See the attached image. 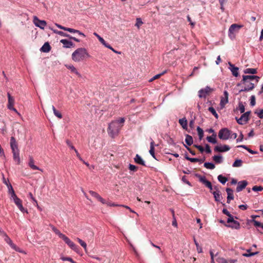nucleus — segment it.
Instances as JSON below:
<instances>
[{
    "label": "nucleus",
    "instance_id": "obj_1",
    "mask_svg": "<svg viewBox=\"0 0 263 263\" xmlns=\"http://www.w3.org/2000/svg\"><path fill=\"white\" fill-rule=\"evenodd\" d=\"M259 79L260 78L257 76H242V79L240 83L238 84L237 86L243 85L244 88L241 89L239 92L252 90L258 82Z\"/></svg>",
    "mask_w": 263,
    "mask_h": 263
},
{
    "label": "nucleus",
    "instance_id": "obj_2",
    "mask_svg": "<svg viewBox=\"0 0 263 263\" xmlns=\"http://www.w3.org/2000/svg\"><path fill=\"white\" fill-rule=\"evenodd\" d=\"M89 57V54L85 48H79L72 54V59L75 62H80Z\"/></svg>",
    "mask_w": 263,
    "mask_h": 263
},
{
    "label": "nucleus",
    "instance_id": "obj_3",
    "mask_svg": "<svg viewBox=\"0 0 263 263\" xmlns=\"http://www.w3.org/2000/svg\"><path fill=\"white\" fill-rule=\"evenodd\" d=\"M122 126L123 125L119 124L118 122L113 121L111 122L108 128V134L111 137L114 138L119 134Z\"/></svg>",
    "mask_w": 263,
    "mask_h": 263
},
{
    "label": "nucleus",
    "instance_id": "obj_4",
    "mask_svg": "<svg viewBox=\"0 0 263 263\" xmlns=\"http://www.w3.org/2000/svg\"><path fill=\"white\" fill-rule=\"evenodd\" d=\"M232 131L227 128H221L218 133V137L223 140H227L230 138Z\"/></svg>",
    "mask_w": 263,
    "mask_h": 263
},
{
    "label": "nucleus",
    "instance_id": "obj_5",
    "mask_svg": "<svg viewBox=\"0 0 263 263\" xmlns=\"http://www.w3.org/2000/svg\"><path fill=\"white\" fill-rule=\"evenodd\" d=\"M242 27V26L236 24L231 25L229 29V35L231 37H234L235 33L238 32L239 29Z\"/></svg>",
    "mask_w": 263,
    "mask_h": 263
},
{
    "label": "nucleus",
    "instance_id": "obj_6",
    "mask_svg": "<svg viewBox=\"0 0 263 263\" xmlns=\"http://www.w3.org/2000/svg\"><path fill=\"white\" fill-rule=\"evenodd\" d=\"M33 23L36 26L43 29L47 25L46 21L39 20L37 16H34Z\"/></svg>",
    "mask_w": 263,
    "mask_h": 263
},
{
    "label": "nucleus",
    "instance_id": "obj_7",
    "mask_svg": "<svg viewBox=\"0 0 263 263\" xmlns=\"http://www.w3.org/2000/svg\"><path fill=\"white\" fill-rule=\"evenodd\" d=\"M7 96L8 98V103L7 105L8 108L18 113L17 110L13 107L14 104V99L13 97H12L9 92L7 93Z\"/></svg>",
    "mask_w": 263,
    "mask_h": 263
},
{
    "label": "nucleus",
    "instance_id": "obj_8",
    "mask_svg": "<svg viewBox=\"0 0 263 263\" xmlns=\"http://www.w3.org/2000/svg\"><path fill=\"white\" fill-rule=\"evenodd\" d=\"M212 91V89L206 86L204 89H201L198 91V96L199 98H205L206 96Z\"/></svg>",
    "mask_w": 263,
    "mask_h": 263
},
{
    "label": "nucleus",
    "instance_id": "obj_9",
    "mask_svg": "<svg viewBox=\"0 0 263 263\" xmlns=\"http://www.w3.org/2000/svg\"><path fill=\"white\" fill-rule=\"evenodd\" d=\"M62 239L71 249L74 251L77 250V246H76V245L71 240H70V239L68 237H67L65 235Z\"/></svg>",
    "mask_w": 263,
    "mask_h": 263
},
{
    "label": "nucleus",
    "instance_id": "obj_10",
    "mask_svg": "<svg viewBox=\"0 0 263 263\" xmlns=\"http://www.w3.org/2000/svg\"><path fill=\"white\" fill-rule=\"evenodd\" d=\"M10 144L11 148L12 149V152L19 151L17 143L15 140V138L14 137H11Z\"/></svg>",
    "mask_w": 263,
    "mask_h": 263
},
{
    "label": "nucleus",
    "instance_id": "obj_11",
    "mask_svg": "<svg viewBox=\"0 0 263 263\" xmlns=\"http://www.w3.org/2000/svg\"><path fill=\"white\" fill-rule=\"evenodd\" d=\"M13 200L16 205L18 207V208L22 212H27V210H25V209H24L22 205V201L21 199L16 197L15 198L13 199Z\"/></svg>",
    "mask_w": 263,
    "mask_h": 263
},
{
    "label": "nucleus",
    "instance_id": "obj_12",
    "mask_svg": "<svg viewBox=\"0 0 263 263\" xmlns=\"http://www.w3.org/2000/svg\"><path fill=\"white\" fill-rule=\"evenodd\" d=\"M230 147L229 145H224L222 146H216L214 148V151L217 152H225L229 151Z\"/></svg>",
    "mask_w": 263,
    "mask_h": 263
},
{
    "label": "nucleus",
    "instance_id": "obj_13",
    "mask_svg": "<svg viewBox=\"0 0 263 263\" xmlns=\"http://www.w3.org/2000/svg\"><path fill=\"white\" fill-rule=\"evenodd\" d=\"M239 124L243 125L246 124L249 120V117H247L246 115L242 114L239 118H235Z\"/></svg>",
    "mask_w": 263,
    "mask_h": 263
},
{
    "label": "nucleus",
    "instance_id": "obj_14",
    "mask_svg": "<svg viewBox=\"0 0 263 263\" xmlns=\"http://www.w3.org/2000/svg\"><path fill=\"white\" fill-rule=\"evenodd\" d=\"M248 185V182L246 180L241 181L238 182V185L236 187V191L237 192H239L241 191L242 190L245 189V187Z\"/></svg>",
    "mask_w": 263,
    "mask_h": 263
},
{
    "label": "nucleus",
    "instance_id": "obj_15",
    "mask_svg": "<svg viewBox=\"0 0 263 263\" xmlns=\"http://www.w3.org/2000/svg\"><path fill=\"white\" fill-rule=\"evenodd\" d=\"M89 193L91 196L96 198L98 201H100L103 204L105 203V200L102 198L97 193L92 191H89Z\"/></svg>",
    "mask_w": 263,
    "mask_h": 263
},
{
    "label": "nucleus",
    "instance_id": "obj_16",
    "mask_svg": "<svg viewBox=\"0 0 263 263\" xmlns=\"http://www.w3.org/2000/svg\"><path fill=\"white\" fill-rule=\"evenodd\" d=\"M60 42L63 44L64 48H71L74 46V44L66 39H62L60 41Z\"/></svg>",
    "mask_w": 263,
    "mask_h": 263
},
{
    "label": "nucleus",
    "instance_id": "obj_17",
    "mask_svg": "<svg viewBox=\"0 0 263 263\" xmlns=\"http://www.w3.org/2000/svg\"><path fill=\"white\" fill-rule=\"evenodd\" d=\"M34 161L32 157L30 156L28 165L30 167V168L33 170H40V171L43 172V170L42 169H40L39 167L35 165L34 164Z\"/></svg>",
    "mask_w": 263,
    "mask_h": 263
},
{
    "label": "nucleus",
    "instance_id": "obj_18",
    "mask_svg": "<svg viewBox=\"0 0 263 263\" xmlns=\"http://www.w3.org/2000/svg\"><path fill=\"white\" fill-rule=\"evenodd\" d=\"M229 65L230 66V69L233 74V75L235 77H237L238 76V68L235 67L233 64L229 62Z\"/></svg>",
    "mask_w": 263,
    "mask_h": 263
},
{
    "label": "nucleus",
    "instance_id": "obj_19",
    "mask_svg": "<svg viewBox=\"0 0 263 263\" xmlns=\"http://www.w3.org/2000/svg\"><path fill=\"white\" fill-rule=\"evenodd\" d=\"M226 192L228 194L227 202L229 203L231 200L234 199L233 191L230 188H227Z\"/></svg>",
    "mask_w": 263,
    "mask_h": 263
},
{
    "label": "nucleus",
    "instance_id": "obj_20",
    "mask_svg": "<svg viewBox=\"0 0 263 263\" xmlns=\"http://www.w3.org/2000/svg\"><path fill=\"white\" fill-rule=\"evenodd\" d=\"M198 178L200 182L204 184L205 186L207 187H208L210 185V184H212L211 182L208 181L204 176L199 175Z\"/></svg>",
    "mask_w": 263,
    "mask_h": 263
},
{
    "label": "nucleus",
    "instance_id": "obj_21",
    "mask_svg": "<svg viewBox=\"0 0 263 263\" xmlns=\"http://www.w3.org/2000/svg\"><path fill=\"white\" fill-rule=\"evenodd\" d=\"M156 145L155 144V142L154 140H152L151 143H150V149H149V154L151 155V156L155 158V159H157L155 157V146Z\"/></svg>",
    "mask_w": 263,
    "mask_h": 263
},
{
    "label": "nucleus",
    "instance_id": "obj_22",
    "mask_svg": "<svg viewBox=\"0 0 263 263\" xmlns=\"http://www.w3.org/2000/svg\"><path fill=\"white\" fill-rule=\"evenodd\" d=\"M225 226L226 227H230V228H232L233 229H239L240 228V224H239V223L237 221H236L235 220H234L231 223V224H230L229 225L225 224Z\"/></svg>",
    "mask_w": 263,
    "mask_h": 263
},
{
    "label": "nucleus",
    "instance_id": "obj_23",
    "mask_svg": "<svg viewBox=\"0 0 263 263\" xmlns=\"http://www.w3.org/2000/svg\"><path fill=\"white\" fill-rule=\"evenodd\" d=\"M134 160L136 163L142 165L143 166H145V162L138 154L136 155L134 158Z\"/></svg>",
    "mask_w": 263,
    "mask_h": 263
},
{
    "label": "nucleus",
    "instance_id": "obj_24",
    "mask_svg": "<svg viewBox=\"0 0 263 263\" xmlns=\"http://www.w3.org/2000/svg\"><path fill=\"white\" fill-rule=\"evenodd\" d=\"M12 154L14 160L17 163V164H20L21 163V160L20 158V151L12 152Z\"/></svg>",
    "mask_w": 263,
    "mask_h": 263
},
{
    "label": "nucleus",
    "instance_id": "obj_25",
    "mask_svg": "<svg viewBox=\"0 0 263 263\" xmlns=\"http://www.w3.org/2000/svg\"><path fill=\"white\" fill-rule=\"evenodd\" d=\"M216 134L214 133L211 136H208L206 137V140L208 142L211 143L216 144L217 143V140L216 139Z\"/></svg>",
    "mask_w": 263,
    "mask_h": 263
},
{
    "label": "nucleus",
    "instance_id": "obj_26",
    "mask_svg": "<svg viewBox=\"0 0 263 263\" xmlns=\"http://www.w3.org/2000/svg\"><path fill=\"white\" fill-rule=\"evenodd\" d=\"M65 66L71 72L76 74L79 77H81V74L77 70L76 68L72 65H65Z\"/></svg>",
    "mask_w": 263,
    "mask_h": 263
},
{
    "label": "nucleus",
    "instance_id": "obj_27",
    "mask_svg": "<svg viewBox=\"0 0 263 263\" xmlns=\"http://www.w3.org/2000/svg\"><path fill=\"white\" fill-rule=\"evenodd\" d=\"M51 50V47L48 42L44 43L41 48V51L44 52H48Z\"/></svg>",
    "mask_w": 263,
    "mask_h": 263
},
{
    "label": "nucleus",
    "instance_id": "obj_28",
    "mask_svg": "<svg viewBox=\"0 0 263 263\" xmlns=\"http://www.w3.org/2000/svg\"><path fill=\"white\" fill-rule=\"evenodd\" d=\"M179 123L183 129H187V121L185 118L180 119L179 120Z\"/></svg>",
    "mask_w": 263,
    "mask_h": 263
},
{
    "label": "nucleus",
    "instance_id": "obj_29",
    "mask_svg": "<svg viewBox=\"0 0 263 263\" xmlns=\"http://www.w3.org/2000/svg\"><path fill=\"white\" fill-rule=\"evenodd\" d=\"M224 96L225 98H222L220 101L221 106L225 105L228 102V92L227 91H224Z\"/></svg>",
    "mask_w": 263,
    "mask_h": 263
},
{
    "label": "nucleus",
    "instance_id": "obj_30",
    "mask_svg": "<svg viewBox=\"0 0 263 263\" xmlns=\"http://www.w3.org/2000/svg\"><path fill=\"white\" fill-rule=\"evenodd\" d=\"M212 193L214 195L215 201H220L221 200L222 196L220 194V191L213 192Z\"/></svg>",
    "mask_w": 263,
    "mask_h": 263
},
{
    "label": "nucleus",
    "instance_id": "obj_31",
    "mask_svg": "<svg viewBox=\"0 0 263 263\" xmlns=\"http://www.w3.org/2000/svg\"><path fill=\"white\" fill-rule=\"evenodd\" d=\"M185 143L189 146L191 145L193 143V139L191 136L189 135H186L185 136Z\"/></svg>",
    "mask_w": 263,
    "mask_h": 263
},
{
    "label": "nucleus",
    "instance_id": "obj_32",
    "mask_svg": "<svg viewBox=\"0 0 263 263\" xmlns=\"http://www.w3.org/2000/svg\"><path fill=\"white\" fill-rule=\"evenodd\" d=\"M213 160L216 163L219 164L222 162V157L221 155H215L213 157Z\"/></svg>",
    "mask_w": 263,
    "mask_h": 263
},
{
    "label": "nucleus",
    "instance_id": "obj_33",
    "mask_svg": "<svg viewBox=\"0 0 263 263\" xmlns=\"http://www.w3.org/2000/svg\"><path fill=\"white\" fill-rule=\"evenodd\" d=\"M51 108L53 111L54 115L59 119L62 118V114L58 110H57L53 105L51 106Z\"/></svg>",
    "mask_w": 263,
    "mask_h": 263
},
{
    "label": "nucleus",
    "instance_id": "obj_34",
    "mask_svg": "<svg viewBox=\"0 0 263 263\" xmlns=\"http://www.w3.org/2000/svg\"><path fill=\"white\" fill-rule=\"evenodd\" d=\"M245 73L256 74L257 69L255 68H247L243 70Z\"/></svg>",
    "mask_w": 263,
    "mask_h": 263
},
{
    "label": "nucleus",
    "instance_id": "obj_35",
    "mask_svg": "<svg viewBox=\"0 0 263 263\" xmlns=\"http://www.w3.org/2000/svg\"><path fill=\"white\" fill-rule=\"evenodd\" d=\"M185 158H186V159H187V160H189L191 162H202L204 160V159L201 160V159H199L198 158H190L187 156H186Z\"/></svg>",
    "mask_w": 263,
    "mask_h": 263
},
{
    "label": "nucleus",
    "instance_id": "obj_36",
    "mask_svg": "<svg viewBox=\"0 0 263 263\" xmlns=\"http://www.w3.org/2000/svg\"><path fill=\"white\" fill-rule=\"evenodd\" d=\"M217 179L222 184H224L228 181V178L222 175H218Z\"/></svg>",
    "mask_w": 263,
    "mask_h": 263
},
{
    "label": "nucleus",
    "instance_id": "obj_37",
    "mask_svg": "<svg viewBox=\"0 0 263 263\" xmlns=\"http://www.w3.org/2000/svg\"><path fill=\"white\" fill-rule=\"evenodd\" d=\"M247 251L248 252L247 253H243L242 254V255L243 256H245V257H250V256H254L255 255L258 254L259 253L258 252H255L251 253L250 249L247 250Z\"/></svg>",
    "mask_w": 263,
    "mask_h": 263
},
{
    "label": "nucleus",
    "instance_id": "obj_38",
    "mask_svg": "<svg viewBox=\"0 0 263 263\" xmlns=\"http://www.w3.org/2000/svg\"><path fill=\"white\" fill-rule=\"evenodd\" d=\"M53 31L54 33H56V34H58L62 36H64V37H70V35L68 34H67L63 31H59V30H53Z\"/></svg>",
    "mask_w": 263,
    "mask_h": 263
},
{
    "label": "nucleus",
    "instance_id": "obj_39",
    "mask_svg": "<svg viewBox=\"0 0 263 263\" xmlns=\"http://www.w3.org/2000/svg\"><path fill=\"white\" fill-rule=\"evenodd\" d=\"M204 166L208 169L213 170L215 168V165L211 162H205L204 164Z\"/></svg>",
    "mask_w": 263,
    "mask_h": 263
},
{
    "label": "nucleus",
    "instance_id": "obj_40",
    "mask_svg": "<svg viewBox=\"0 0 263 263\" xmlns=\"http://www.w3.org/2000/svg\"><path fill=\"white\" fill-rule=\"evenodd\" d=\"M242 161L241 160L237 159L233 163L232 166L234 167H240L242 165Z\"/></svg>",
    "mask_w": 263,
    "mask_h": 263
},
{
    "label": "nucleus",
    "instance_id": "obj_41",
    "mask_svg": "<svg viewBox=\"0 0 263 263\" xmlns=\"http://www.w3.org/2000/svg\"><path fill=\"white\" fill-rule=\"evenodd\" d=\"M197 130L198 132V136H199V138L201 140L202 139L203 135H204L203 130H202V128H201L199 126L197 127Z\"/></svg>",
    "mask_w": 263,
    "mask_h": 263
},
{
    "label": "nucleus",
    "instance_id": "obj_42",
    "mask_svg": "<svg viewBox=\"0 0 263 263\" xmlns=\"http://www.w3.org/2000/svg\"><path fill=\"white\" fill-rule=\"evenodd\" d=\"M9 192L11 195V198L12 199L15 198L17 197L16 195L15 194L14 190L13 189V187L10 184V187H9Z\"/></svg>",
    "mask_w": 263,
    "mask_h": 263
},
{
    "label": "nucleus",
    "instance_id": "obj_43",
    "mask_svg": "<svg viewBox=\"0 0 263 263\" xmlns=\"http://www.w3.org/2000/svg\"><path fill=\"white\" fill-rule=\"evenodd\" d=\"M208 110L209 111H210L212 115L216 118V119H218V114H217L215 109L213 107H210L209 108H208Z\"/></svg>",
    "mask_w": 263,
    "mask_h": 263
},
{
    "label": "nucleus",
    "instance_id": "obj_44",
    "mask_svg": "<svg viewBox=\"0 0 263 263\" xmlns=\"http://www.w3.org/2000/svg\"><path fill=\"white\" fill-rule=\"evenodd\" d=\"M52 230L57 234L61 239L65 236L64 234L61 233L60 231L55 228L54 227H53Z\"/></svg>",
    "mask_w": 263,
    "mask_h": 263
},
{
    "label": "nucleus",
    "instance_id": "obj_45",
    "mask_svg": "<svg viewBox=\"0 0 263 263\" xmlns=\"http://www.w3.org/2000/svg\"><path fill=\"white\" fill-rule=\"evenodd\" d=\"M61 259H62L63 261H68L71 262V263H77L75 261H74L72 258L69 257H64L62 256L61 257Z\"/></svg>",
    "mask_w": 263,
    "mask_h": 263
},
{
    "label": "nucleus",
    "instance_id": "obj_46",
    "mask_svg": "<svg viewBox=\"0 0 263 263\" xmlns=\"http://www.w3.org/2000/svg\"><path fill=\"white\" fill-rule=\"evenodd\" d=\"M77 239L78 241L79 242V243L81 245V246L85 249V251H86V249H87L86 243L79 238H77Z\"/></svg>",
    "mask_w": 263,
    "mask_h": 263
},
{
    "label": "nucleus",
    "instance_id": "obj_47",
    "mask_svg": "<svg viewBox=\"0 0 263 263\" xmlns=\"http://www.w3.org/2000/svg\"><path fill=\"white\" fill-rule=\"evenodd\" d=\"M93 34L98 38L99 41L102 44H105V40L101 36H100L98 33L96 32H94Z\"/></svg>",
    "mask_w": 263,
    "mask_h": 263
},
{
    "label": "nucleus",
    "instance_id": "obj_48",
    "mask_svg": "<svg viewBox=\"0 0 263 263\" xmlns=\"http://www.w3.org/2000/svg\"><path fill=\"white\" fill-rule=\"evenodd\" d=\"M194 243H195V245L196 246L198 252V253L202 252V248L199 246V243L197 242V241H196V239L195 238H194Z\"/></svg>",
    "mask_w": 263,
    "mask_h": 263
},
{
    "label": "nucleus",
    "instance_id": "obj_49",
    "mask_svg": "<svg viewBox=\"0 0 263 263\" xmlns=\"http://www.w3.org/2000/svg\"><path fill=\"white\" fill-rule=\"evenodd\" d=\"M252 190L254 191H261L263 190V187L261 186H254L252 188Z\"/></svg>",
    "mask_w": 263,
    "mask_h": 263
},
{
    "label": "nucleus",
    "instance_id": "obj_50",
    "mask_svg": "<svg viewBox=\"0 0 263 263\" xmlns=\"http://www.w3.org/2000/svg\"><path fill=\"white\" fill-rule=\"evenodd\" d=\"M142 24L143 22L140 18H137V22L136 24H135L136 26H137L139 28L140 26L142 25Z\"/></svg>",
    "mask_w": 263,
    "mask_h": 263
},
{
    "label": "nucleus",
    "instance_id": "obj_51",
    "mask_svg": "<svg viewBox=\"0 0 263 263\" xmlns=\"http://www.w3.org/2000/svg\"><path fill=\"white\" fill-rule=\"evenodd\" d=\"M239 109L241 113H243L245 112V106L241 103H240L239 104Z\"/></svg>",
    "mask_w": 263,
    "mask_h": 263
},
{
    "label": "nucleus",
    "instance_id": "obj_52",
    "mask_svg": "<svg viewBox=\"0 0 263 263\" xmlns=\"http://www.w3.org/2000/svg\"><path fill=\"white\" fill-rule=\"evenodd\" d=\"M194 147L197 148L201 153H203L204 151V149L203 148V147L201 145L194 144Z\"/></svg>",
    "mask_w": 263,
    "mask_h": 263
},
{
    "label": "nucleus",
    "instance_id": "obj_53",
    "mask_svg": "<svg viewBox=\"0 0 263 263\" xmlns=\"http://www.w3.org/2000/svg\"><path fill=\"white\" fill-rule=\"evenodd\" d=\"M226 259L222 257H218L216 259V261L219 263H225Z\"/></svg>",
    "mask_w": 263,
    "mask_h": 263
},
{
    "label": "nucleus",
    "instance_id": "obj_54",
    "mask_svg": "<svg viewBox=\"0 0 263 263\" xmlns=\"http://www.w3.org/2000/svg\"><path fill=\"white\" fill-rule=\"evenodd\" d=\"M164 73H165V72H162V73H160V74H158L156 75V76H154L153 78H152V79L149 80V81H150V82H152V81H153V80H156V79H157L159 78H160L161 76H162Z\"/></svg>",
    "mask_w": 263,
    "mask_h": 263
},
{
    "label": "nucleus",
    "instance_id": "obj_55",
    "mask_svg": "<svg viewBox=\"0 0 263 263\" xmlns=\"http://www.w3.org/2000/svg\"><path fill=\"white\" fill-rule=\"evenodd\" d=\"M250 105L251 106H254L255 104V97L254 96H252L250 99Z\"/></svg>",
    "mask_w": 263,
    "mask_h": 263
},
{
    "label": "nucleus",
    "instance_id": "obj_56",
    "mask_svg": "<svg viewBox=\"0 0 263 263\" xmlns=\"http://www.w3.org/2000/svg\"><path fill=\"white\" fill-rule=\"evenodd\" d=\"M66 144L67 145L72 149H75V147L73 146V145L72 144L71 142H70V140H67L66 141Z\"/></svg>",
    "mask_w": 263,
    "mask_h": 263
},
{
    "label": "nucleus",
    "instance_id": "obj_57",
    "mask_svg": "<svg viewBox=\"0 0 263 263\" xmlns=\"http://www.w3.org/2000/svg\"><path fill=\"white\" fill-rule=\"evenodd\" d=\"M66 31H68L69 32H71V33H77V32H78V30H76V29H72V28H66Z\"/></svg>",
    "mask_w": 263,
    "mask_h": 263
},
{
    "label": "nucleus",
    "instance_id": "obj_58",
    "mask_svg": "<svg viewBox=\"0 0 263 263\" xmlns=\"http://www.w3.org/2000/svg\"><path fill=\"white\" fill-rule=\"evenodd\" d=\"M129 169L130 171H136L137 170V167L133 164H129Z\"/></svg>",
    "mask_w": 263,
    "mask_h": 263
},
{
    "label": "nucleus",
    "instance_id": "obj_59",
    "mask_svg": "<svg viewBox=\"0 0 263 263\" xmlns=\"http://www.w3.org/2000/svg\"><path fill=\"white\" fill-rule=\"evenodd\" d=\"M206 153L208 154H210L211 153V149L210 148V146L209 144H205V149Z\"/></svg>",
    "mask_w": 263,
    "mask_h": 263
},
{
    "label": "nucleus",
    "instance_id": "obj_60",
    "mask_svg": "<svg viewBox=\"0 0 263 263\" xmlns=\"http://www.w3.org/2000/svg\"><path fill=\"white\" fill-rule=\"evenodd\" d=\"M237 261V259H226L225 263H235Z\"/></svg>",
    "mask_w": 263,
    "mask_h": 263
},
{
    "label": "nucleus",
    "instance_id": "obj_61",
    "mask_svg": "<svg viewBox=\"0 0 263 263\" xmlns=\"http://www.w3.org/2000/svg\"><path fill=\"white\" fill-rule=\"evenodd\" d=\"M228 217L229 218H228L227 222L229 223H231L234 220L233 216L231 214Z\"/></svg>",
    "mask_w": 263,
    "mask_h": 263
},
{
    "label": "nucleus",
    "instance_id": "obj_62",
    "mask_svg": "<svg viewBox=\"0 0 263 263\" xmlns=\"http://www.w3.org/2000/svg\"><path fill=\"white\" fill-rule=\"evenodd\" d=\"M262 223H261V222H260L259 221H255V220L254 221V224L256 227H261V226H262Z\"/></svg>",
    "mask_w": 263,
    "mask_h": 263
},
{
    "label": "nucleus",
    "instance_id": "obj_63",
    "mask_svg": "<svg viewBox=\"0 0 263 263\" xmlns=\"http://www.w3.org/2000/svg\"><path fill=\"white\" fill-rule=\"evenodd\" d=\"M243 135L241 133L240 135H239V138L236 139V141H237V142H240V141H242L243 140Z\"/></svg>",
    "mask_w": 263,
    "mask_h": 263
},
{
    "label": "nucleus",
    "instance_id": "obj_64",
    "mask_svg": "<svg viewBox=\"0 0 263 263\" xmlns=\"http://www.w3.org/2000/svg\"><path fill=\"white\" fill-rule=\"evenodd\" d=\"M258 116L260 119L263 118V110L262 109L260 110L259 111V112L258 113Z\"/></svg>",
    "mask_w": 263,
    "mask_h": 263
}]
</instances>
